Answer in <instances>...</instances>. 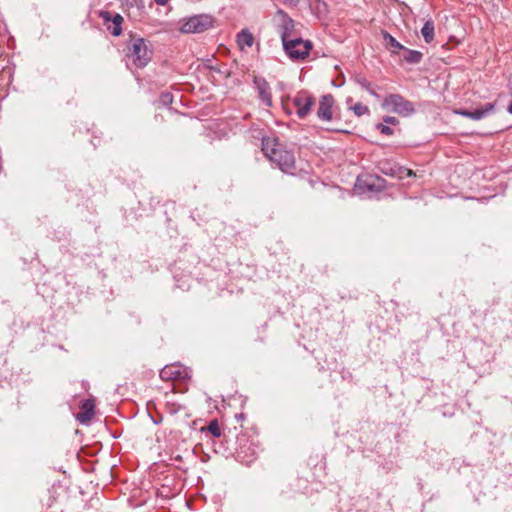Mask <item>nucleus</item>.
<instances>
[{"label": "nucleus", "mask_w": 512, "mask_h": 512, "mask_svg": "<svg viewBox=\"0 0 512 512\" xmlns=\"http://www.w3.org/2000/svg\"><path fill=\"white\" fill-rule=\"evenodd\" d=\"M262 151L265 156L275 163L283 172H290L294 168V154L287 150L277 138L265 137L262 140Z\"/></svg>", "instance_id": "1"}, {"label": "nucleus", "mask_w": 512, "mask_h": 512, "mask_svg": "<svg viewBox=\"0 0 512 512\" xmlns=\"http://www.w3.org/2000/svg\"><path fill=\"white\" fill-rule=\"evenodd\" d=\"M382 108L388 112L408 117L415 112L414 104L400 94H388L382 102Z\"/></svg>", "instance_id": "2"}, {"label": "nucleus", "mask_w": 512, "mask_h": 512, "mask_svg": "<svg viewBox=\"0 0 512 512\" xmlns=\"http://www.w3.org/2000/svg\"><path fill=\"white\" fill-rule=\"evenodd\" d=\"M180 32L185 34L202 33L213 27L214 19L208 14H199L180 21Z\"/></svg>", "instance_id": "3"}, {"label": "nucleus", "mask_w": 512, "mask_h": 512, "mask_svg": "<svg viewBox=\"0 0 512 512\" xmlns=\"http://www.w3.org/2000/svg\"><path fill=\"white\" fill-rule=\"evenodd\" d=\"M282 43L285 52L294 60H303L309 54L311 43L300 38L289 39L286 33L282 34Z\"/></svg>", "instance_id": "4"}, {"label": "nucleus", "mask_w": 512, "mask_h": 512, "mask_svg": "<svg viewBox=\"0 0 512 512\" xmlns=\"http://www.w3.org/2000/svg\"><path fill=\"white\" fill-rule=\"evenodd\" d=\"M129 55L139 64H148L152 60V51L142 38L134 39L129 46Z\"/></svg>", "instance_id": "5"}, {"label": "nucleus", "mask_w": 512, "mask_h": 512, "mask_svg": "<svg viewBox=\"0 0 512 512\" xmlns=\"http://www.w3.org/2000/svg\"><path fill=\"white\" fill-rule=\"evenodd\" d=\"M99 17L102 19L106 29L113 35L119 36L122 33L123 17L118 13L102 10L99 12Z\"/></svg>", "instance_id": "6"}, {"label": "nucleus", "mask_w": 512, "mask_h": 512, "mask_svg": "<svg viewBox=\"0 0 512 512\" xmlns=\"http://www.w3.org/2000/svg\"><path fill=\"white\" fill-rule=\"evenodd\" d=\"M293 103L297 108V115L299 118H305L314 105V99L306 93H299L294 99Z\"/></svg>", "instance_id": "7"}, {"label": "nucleus", "mask_w": 512, "mask_h": 512, "mask_svg": "<svg viewBox=\"0 0 512 512\" xmlns=\"http://www.w3.org/2000/svg\"><path fill=\"white\" fill-rule=\"evenodd\" d=\"M334 105V98L330 95H323L319 101L317 116L321 120L330 121L332 119V107Z\"/></svg>", "instance_id": "8"}, {"label": "nucleus", "mask_w": 512, "mask_h": 512, "mask_svg": "<svg viewBox=\"0 0 512 512\" xmlns=\"http://www.w3.org/2000/svg\"><path fill=\"white\" fill-rule=\"evenodd\" d=\"M185 370L179 365H167L160 371V378L164 381H173L185 377Z\"/></svg>", "instance_id": "9"}, {"label": "nucleus", "mask_w": 512, "mask_h": 512, "mask_svg": "<svg viewBox=\"0 0 512 512\" xmlns=\"http://www.w3.org/2000/svg\"><path fill=\"white\" fill-rule=\"evenodd\" d=\"M254 83L256 85L261 100L265 103L266 106H271L272 98L269 92V86L267 81L264 78L255 77Z\"/></svg>", "instance_id": "10"}, {"label": "nucleus", "mask_w": 512, "mask_h": 512, "mask_svg": "<svg viewBox=\"0 0 512 512\" xmlns=\"http://www.w3.org/2000/svg\"><path fill=\"white\" fill-rule=\"evenodd\" d=\"M94 402L86 400L81 405V411L77 414V420L83 424L88 423L94 416Z\"/></svg>", "instance_id": "11"}, {"label": "nucleus", "mask_w": 512, "mask_h": 512, "mask_svg": "<svg viewBox=\"0 0 512 512\" xmlns=\"http://www.w3.org/2000/svg\"><path fill=\"white\" fill-rule=\"evenodd\" d=\"M494 110V105L491 103L485 104L483 108L475 109L473 111L470 110H461L458 111L459 114L471 118L473 120H480L485 117L488 113Z\"/></svg>", "instance_id": "12"}, {"label": "nucleus", "mask_w": 512, "mask_h": 512, "mask_svg": "<svg viewBox=\"0 0 512 512\" xmlns=\"http://www.w3.org/2000/svg\"><path fill=\"white\" fill-rule=\"evenodd\" d=\"M254 41V36L248 29H242L236 36V42L241 51L251 48Z\"/></svg>", "instance_id": "13"}, {"label": "nucleus", "mask_w": 512, "mask_h": 512, "mask_svg": "<svg viewBox=\"0 0 512 512\" xmlns=\"http://www.w3.org/2000/svg\"><path fill=\"white\" fill-rule=\"evenodd\" d=\"M383 42L384 45L395 54H400V52L403 51L405 48L403 45H401L393 36L388 34L387 32L383 33Z\"/></svg>", "instance_id": "14"}, {"label": "nucleus", "mask_w": 512, "mask_h": 512, "mask_svg": "<svg viewBox=\"0 0 512 512\" xmlns=\"http://www.w3.org/2000/svg\"><path fill=\"white\" fill-rule=\"evenodd\" d=\"M399 55L402 60H405L410 63H419L422 60V53L414 50H409L407 48H404Z\"/></svg>", "instance_id": "15"}, {"label": "nucleus", "mask_w": 512, "mask_h": 512, "mask_svg": "<svg viewBox=\"0 0 512 512\" xmlns=\"http://www.w3.org/2000/svg\"><path fill=\"white\" fill-rule=\"evenodd\" d=\"M421 34L426 43L432 42L434 39V23L430 20L425 22L421 29Z\"/></svg>", "instance_id": "16"}, {"label": "nucleus", "mask_w": 512, "mask_h": 512, "mask_svg": "<svg viewBox=\"0 0 512 512\" xmlns=\"http://www.w3.org/2000/svg\"><path fill=\"white\" fill-rule=\"evenodd\" d=\"M349 108H350V109L354 112V114H355L356 116H358V117L363 116V115H366V114H368V113H369V108H368L366 105H364V104H362V103H360V102L355 103V104H353V105H350V106H349Z\"/></svg>", "instance_id": "17"}, {"label": "nucleus", "mask_w": 512, "mask_h": 512, "mask_svg": "<svg viewBox=\"0 0 512 512\" xmlns=\"http://www.w3.org/2000/svg\"><path fill=\"white\" fill-rule=\"evenodd\" d=\"M357 82L367 91L370 92L375 97H379V95L375 92V90L372 88L371 83L364 77L357 76L356 77Z\"/></svg>", "instance_id": "18"}, {"label": "nucleus", "mask_w": 512, "mask_h": 512, "mask_svg": "<svg viewBox=\"0 0 512 512\" xmlns=\"http://www.w3.org/2000/svg\"><path fill=\"white\" fill-rule=\"evenodd\" d=\"M207 430L214 436V437H220L222 434L221 428L218 424L217 420H213L209 423L207 426Z\"/></svg>", "instance_id": "19"}, {"label": "nucleus", "mask_w": 512, "mask_h": 512, "mask_svg": "<svg viewBox=\"0 0 512 512\" xmlns=\"http://www.w3.org/2000/svg\"><path fill=\"white\" fill-rule=\"evenodd\" d=\"M282 21H283V24H282L283 31L281 32V35L283 33H286L287 36L289 37V31L293 29V21L286 17H283Z\"/></svg>", "instance_id": "20"}, {"label": "nucleus", "mask_w": 512, "mask_h": 512, "mask_svg": "<svg viewBox=\"0 0 512 512\" xmlns=\"http://www.w3.org/2000/svg\"><path fill=\"white\" fill-rule=\"evenodd\" d=\"M377 129H379L380 132L384 135H392L393 134V130L389 126H386L384 124H378Z\"/></svg>", "instance_id": "21"}, {"label": "nucleus", "mask_w": 512, "mask_h": 512, "mask_svg": "<svg viewBox=\"0 0 512 512\" xmlns=\"http://www.w3.org/2000/svg\"><path fill=\"white\" fill-rule=\"evenodd\" d=\"M399 178H404L405 176H414V172L407 168H399Z\"/></svg>", "instance_id": "22"}, {"label": "nucleus", "mask_w": 512, "mask_h": 512, "mask_svg": "<svg viewBox=\"0 0 512 512\" xmlns=\"http://www.w3.org/2000/svg\"><path fill=\"white\" fill-rule=\"evenodd\" d=\"M384 122H386L388 124L395 125L398 123V120L393 116H386V117H384Z\"/></svg>", "instance_id": "23"}, {"label": "nucleus", "mask_w": 512, "mask_h": 512, "mask_svg": "<svg viewBox=\"0 0 512 512\" xmlns=\"http://www.w3.org/2000/svg\"><path fill=\"white\" fill-rule=\"evenodd\" d=\"M158 5H166L169 0H154Z\"/></svg>", "instance_id": "24"}, {"label": "nucleus", "mask_w": 512, "mask_h": 512, "mask_svg": "<svg viewBox=\"0 0 512 512\" xmlns=\"http://www.w3.org/2000/svg\"><path fill=\"white\" fill-rule=\"evenodd\" d=\"M164 97H165V98H164V101L166 102V101H167V99L169 98V95H165Z\"/></svg>", "instance_id": "25"}]
</instances>
